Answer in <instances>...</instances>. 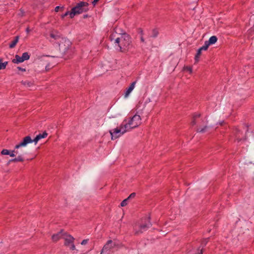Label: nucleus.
<instances>
[{"label": "nucleus", "instance_id": "nucleus-1", "mask_svg": "<svg viewBox=\"0 0 254 254\" xmlns=\"http://www.w3.org/2000/svg\"><path fill=\"white\" fill-rule=\"evenodd\" d=\"M119 35L115 39V43L118 45L121 52H126L131 47L130 37L126 33H119Z\"/></svg>", "mask_w": 254, "mask_h": 254}, {"label": "nucleus", "instance_id": "nucleus-2", "mask_svg": "<svg viewBox=\"0 0 254 254\" xmlns=\"http://www.w3.org/2000/svg\"><path fill=\"white\" fill-rule=\"evenodd\" d=\"M208 121L206 118H201L200 114L198 113L194 114L192 120L191 122L192 126H196V131L199 132L203 133L206 131L208 126Z\"/></svg>", "mask_w": 254, "mask_h": 254}, {"label": "nucleus", "instance_id": "nucleus-3", "mask_svg": "<svg viewBox=\"0 0 254 254\" xmlns=\"http://www.w3.org/2000/svg\"><path fill=\"white\" fill-rule=\"evenodd\" d=\"M48 133L46 131H44L42 134L37 135L36 137L32 140L30 136H26L24 137L22 140L15 146V149H19L22 147H25L28 143L34 142L35 144L41 139L45 138L47 136Z\"/></svg>", "mask_w": 254, "mask_h": 254}, {"label": "nucleus", "instance_id": "nucleus-4", "mask_svg": "<svg viewBox=\"0 0 254 254\" xmlns=\"http://www.w3.org/2000/svg\"><path fill=\"white\" fill-rule=\"evenodd\" d=\"M125 126L129 131L132 128H134L141 124V119L139 115L135 114L132 117L128 119V120L125 119L123 121Z\"/></svg>", "mask_w": 254, "mask_h": 254}, {"label": "nucleus", "instance_id": "nucleus-5", "mask_svg": "<svg viewBox=\"0 0 254 254\" xmlns=\"http://www.w3.org/2000/svg\"><path fill=\"white\" fill-rule=\"evenodd\" d=\"M88 3L84 1H81L78 3L75 6L71 9L69 13L70 17L72 18L76 14L87 11L88 10Z\"/></svg>", "mask_w": 254, "mask_h": 254}, {"label": "nucleus", "instance_id": "nucleus-6", "mask_svg": "<svg viewBox=\"0 0 254 254\" xmlns=\"http://www.w3.org/2000/svg\"><path fill=\"white\" fill-rule=\"evenodd\" d=\"M151 226L150 218L146 217L141 220L139 225H135L134 227V234L138 235L146 231Z\"/></svg>", "mask_w": 254, "mask_h": 254}, {"label": "nucleus", "instance_id": "nucleus-7", "mask_svg": "<svg viewBox=\"0 0 254 254\" xmlns=\"http://www.w3.org/2000/svg\"><path fill=\"white\" fill-rule=\"evenodd\" d=\"M127 131L128 130L124 123H123L120 127L110 130L109 132L111 135L112 139L113 140L119 137Z\"/></svg>", "mask_w": 254, "mask_h": 254}, {"label": "nucleus", "instance_id": "nucleus-8", "mask_svg": "<svg viewBox=\"0 0 254 254\" xmlns=\"http://www.w3.org/2000/svg\"><path fill=\"white\" fill-rule=\"evenodd\" d=\"M63 240L64 241V246L68 248L71 251H74L76 249L74 245L75 239L71 235L66 233L63 236Z\"/></svg>", "mask_w": 254, "mask_h": 254}, {"label": "nucleus", "instance_id": "nucleus-9", "mask_svg": "<svg viewBox=\"0 0 254 254\" xmlns=\"http://www.w3.org/2000/svg\"><path fill=\"white\" fill-rule=\"evenodd\" d=\"M116 244L112 240H109L104 246L100 254H109V252L115 246Z\"/></svg>", "mask_w": 254, "mask_h": 254}, {"label": "nucleus", "instance_id": "nucleus-10", "mask_svg": "<svg viewBox=\"0 0 254 254\" xmlns=\"http://www.w3.org/2000/svg\"><path fill=\"white\" fill-rule=\"evenodd\" d=\"M66 232H64V230H61L60 232L58 233L53 234L52 236V240L54 242H57L60 239H63V236L64 235L66 234Z\"/></svg>", "mask_w": 254, "mask_h": 254}, {"label": "nucleus", "instance_id": "nucleus-11", "mask_svg": "<svg viewBox=\"0 0 254 254\" xmlns=\"http://www.w3.org/2000/svg\"><path fill=\"white\" fill-rule=\"evenodd\" d=\"M71 46V42L68 40H64V44L63 43L60 44V48L66 52Z\"/></svg>", "mask_w": 254, "mask_h": 254}, {"label": "nucleus", "instance_id": "nucleus-12", "mask_svg": "<svg viewBox=\"0 0 254 254\" xmlns=\"http://www.w3.org/2000/svg\"><path fill=\"white\" fill-rule=\"evenodd\" d=\"M136 83V82H133L129 86L128 88L127 89L126 93H125V97H127L129 94L130 93V92L133 90V89L134 88L135 84Z\"/></svg>", "mask_w": 254, "mask_h": 254}, {"label": "nucleus", "instance_id": "nucleus-13", "mask_svg": "<svg viewBox=\"0 0 254 254\" xmlns=\"http://www.w3.org/2000/svg\"><path fill=\"white\" fill-rule=\"evenodd\" d=\"M242 132L240 131V130H238V129H236V137L237 138V140L238 141H240L243 139L245 140V137H242Z\"/></svg>", "mask_w": 254, "mask_h": 254}, {"label": "nucleus", "instance_id": "nucleus-14", "mask_svg": "<svg viewBox=\"0 0 254 254\" xmlns=\"http://www.w3.org/2000/svg\"><path fill=\"white\" fill-rule=\"evenodd\" d=\"M19 37L18 36H16L14 38V39L11 41V42L9 44V48L12 49L15 47L16 45L18 42Z\"/></svg>", "mask_w": 254, "mask_h": 254}, {"label": "nucleus", "instance_id": "nucleus-15", "mask_svg": "<svg viewBox=\"0 0 254 254\" xmlns=\"http://www.w3.org/2000/svg\"><path fill=\"white\" fill-rule=\"evenodd\" d=\"M217 41V38L215 36H211L208 40V41H206V42L209 45L215 44Z\"/></svg>", "mask_w": 254, "mask_h": 254}, {"label": "nucleus", "instance_id": "nucleus-16", "mask_svg": "<svg viewBox=\"0 0 254 254\" xmlns=\"http://www.w3.org/2000/svg\"><path fill=\"white\" fill-rule=\"evenodd\" d=\"M12 62L14 64H18L23 62V60L22 59L21 57L16 55L15 57V59H13Z\"/></svg>", "mask_w": 254, "mask_h": 254}, {"label": "nucleus", "instance_id": "nucleus-17", "mask_svg": "<svg viewBox=\"0 0 254 254\" xmlns=\"http://www.w3.org/2000/svg\"><path fill=\"white\" fill-rule=\"evenodd\" d=\"M201 52L202 51L201 50V49H199L198 50H197V53L195 56V58H194V60H195V63H198L199 60V58L201 55Z\"/></svg>", "mask_w": 254, "mask_h": 254}, {"label": "nucleus", "instance_id": "nucleus-18", "mask_svg": "<svg viewBox=\"0 0 254 254\" xmlns=\"http://www.w3.org/2000/svg\"><path fill=\"white\" fill-rule=\"evenodd\" d=\"M24 158L21 155H18L17 157L15 158L10 160L11 162H23Z\"/></svg>", "mask_w": 254, "mask_h": 254}, {"label": "nucleus", "instance_id": "nucleus-19", "mask_svg": "<svg viewBox=\"0 0 254 254\" xmlns=\"http://www.w3.org/2000/svg\"><path fill=\"white\" fill-rule=\"evenodd\" d=\"M21 83L28 87H30L33 85V82L30 81H21Z\"/></svg>", "mask_w": 254, "mask_h": 254}, {"label": "nucleus", "instance_id": "nucleus-20", "mask_svg": "<svg viewBox=\"0 0 254 254\" xmlns=\"http://www.w3.org/2000/svg\"><path fill=\"white\" fill-rule=\"evenodd\" d=\"M7 62L2 63V60L0 59V70L5 69L6 65H7Z\"/></svg>", "mask_w": 254, "mask_h": 254}, {"label": "nucleus", "instance_id": "nucleus-21", "mask_svg": "<svg viewBox=\"0 0 254 254\" xmlns=\"http://www.w3.org/2000/svg\"><path fill=\"white\" fill-rule=\"evenodd\" d=\"M21 58L23 60V62H24V61L29 60L30 58V56L29 55L28 53L25 52V53H23Z\"/></svg>", "mask_w": 254, "mask_h": 254}, {"label": "nucleus", "instance_id": "nucleus-22", "mask_svg": "<svg viewBox=\"0 0 254 254\" xmlns=\"http://www.w3.org/2000/svg\"><path fill=\"white\" fill-rule=\"evenodd\" d=\"M14 149V150L11 151V152L10 151V154L9 155H10V157H14L16 156V155L19 153L18 151L17 150H16V149H15V148Z\"/></svg>", "mask_w": 254, "mask_h": 254}, {"label": "nucleus", "instance_id": "nucleus-23", "mask_svg": "<svg viewBox=\"0 0 254 254\" xmlns=\"http://www.w3.org/2000/svg\"><path fill=\"white\" fill-rule=\"evenodd\" d=\"M159 34V31L157 29H154L152 31V37H156Z\"/></svg>", "mask_w": 254, "mask_h": 254}, {"label": "nucleus", "instance_id": "nucleus-24", "mask_svg": "<svg viewBox=\"0 0 254 254\" xmlns=\"http://www.w3.org/2000/svg\"><path fill=\"white\" fill-rule=\"evenodd\" d=\"M209 46V45L208 44V43L205 41L204 45L202 47L200 48L199 49H201V51H203V50L206 51L208 49Z\"/></svg>", "mask_w": 254, "mask_h": 254}, {"label": "nucleus", "instance_id": "nucleus-25", "mask_svg": "<svg viewBox=\"0 0 254 254\" xmlns=\"http://www.w3.org/2000/svg\"><path fill=\"white\" fill-rule=\"evenodd\" d=\"M1 154L2 155H9L10 154V151L7 149H4L1 151Z\"/></svg>", "mask_w": 254, "mask_h": 254}, {"label": "nucleus", "instance_id": "nucleus-26", "mask_svg": "<svg viewBox=\"0 0 254 254\" xmlns=\"http://www.w3.org/2000/svg\"><path fill=\"white\" fill-rule=\"evenodd\" d=\"M50 36L52 38L55 40L57 39L59 37L58 35L54 34L53 32H51L50 34Z\"/></svg>", "mask_w": 254, "mask_h": 254}, {"label": "nucleus", "instance_id": "nucleus-27", "mask_svg": "<svg viewBox=\"0 0 254 254\" xmlns=\"http://www.w3.org/2000/svg\"><path fill=\"white\" fill-rule=\"evenodd\" d=\"M127 200H128V199L127 198H126V199H124L123 201H122V202L121 203V206L124 207V206H126L127 204Z\"/></svg>", "mask_w": 254, "mask_h": 254}, {"label": "nucleus", "instance_id": "nucleus-28", "mask_svg": "<svg viewBox=\"0 0 254 254\" xmlns=\"http://www.w3.org/2000/svg\"><path fill=\"white\" fill-rule=\"evenodd\" d=\"M208 241H209V238H206V239H203L202 241L201 244L203 245L204 246H205L206 245V244L208 243Z\"/></svg>", "mask_w": 254, "mask_h": 254}, {"label": "nucleus", "instance_id": "nucleus-29", "mask_svg": "<svg viewBox=\"0 0 254 254\" xmlns=\"http://www.w3.org/2000/svg\"><path fill=\"white\" fill-rule=\"evenodd\" d=\"M184 70L189 71L190 73L192 72V68L190 66H185L184 68Z\"/></svg>", "mask_w": 254, "mask_h": 254}, {"label": "nucleus", "instance_id": "nucleus-30", "mask_svg": "<svg viewBox=\"0 0 254 254\" xmlns=\"http://www.w3.org/2000/svg\"><path fill=\"white\" fill-rule=\"evenodd\" d=\"M135 196V193L134 192H133V193H131L129 195V196L127 198V199L128 200L130 198H134Z\"/></svg>", "mask_w": 254, "mask_h": 254}, {"label": "nucleus", "instance_id": "nucleus-31", "mask_svg": "<svg viewBox=\"0 0 254 254\" xmlns=\"http://www.w3.org/2000/svg\"><path fill=\"white\" fill-rule=\"evenodd\" d=\"M115 37H116V35H115V33H113L110 36V38L111 41H113Z\"/></svg>", "mask_w": 254, "mask_h": 254}, {"label": "nucleus", "instance_id": "nucleus-32", "mask_svg": "<svg viewBox=\"0 0 254 254\" xmlns=\"http://www.w3.org/2000/svg\"><path fill=\"white\" fill-rule=\"evenodd\" d=\"M88 239H85V240H83L81 243V244L82 245H86L87 243H88Z\"/></svg>", "mask_w": 254, "mask_h": 254}, {"label": "nucleus", "instance_id": "nucleus-33", "mask_svg": "<svg viewBox=\"0 0 254 254\" xmlns=\"http://www.w3.org/2000/svg\"><path fill=\"white\" fill-rule=\"evenodd\" d=\"M70 12V11H67L66 12H65L64 15H63L62 16V18H64V17L66 16L67 15H69Z\"/></svg>", "mask_w": 254, "mask_h": 254}, {"label": "nucleus", "instance_id": "nucleus-34", "mask_svg": "<svg viewBox=\"0 0 254 254\" xmlns=\"http://www.w3.org/2000/svg\"><path fill=\"white\" fill-rule=\"evenodd\" d=\"M61 8V9H63V7H60L59 6H57L55 7V11L56 12H58L59 9Z\"/></svg>", "mask_w": 254, "mask_h": 254}, {"label": "nucleus", "instance_id": "nucleus-35", "mask_svg": "<svg viewBox=\"0 0 254 254\" xmlns=\"http://www.w3.org/2000/svg\"><path fill=\"white\" fill-rule=\"evenodd\" d=\"M141 38H140L141 41L142 42H144V38L143 37V31H141Z\"/></svg>", "mask_w": 254, "mask_h": 254}, {"label": "nucleus", "instance_id": "nucleus-36", "mask_svg": "<svg viewBox=\"0 0 254 254\" xmlns=\"http://www.w3.org/2000/svg\"><path fill=\"white\" fill-rule=\"evenodd\" d=\"M17 69L18 70H19L22 71H26V69L25 68H22L21 67H19V66L17 67Z\"/></svg>", "mask_w": 254, "mask_h": 254}, {"label": "nucleus", "instance_id": "nucleus-37", "mask_svg": "<svg viewBox=\"0 0 254 254\" xmlns=\"http://www.w3.org/2000/svg\"><path fill=\"white\" fill-rule=\"evenodd\" d=\"M99 0H94L92 2V3L94 5H95L96 3L99 1Z\"/></svg>", "mask_w": 254, "mask_h": 254}, {"label": "nucleus", "instance_id": "nucleus-38", "mask_svg": "<svg viewBox=\"0 0 254 254\" xmlns=\"http://www.w3.org/2000/svg\"><path fill=\"white\" fill-rule=\"evenodd\" d=\"M26 32H27L28 33L30 32V28H29V27H28L26 28Z\"/></svg>", "mask_w": 254, "mask_h": 254}, {"label": "nucleus", "instance_id": "nucleus-39", "mask_svg": "<svg viewBox=\"0 0 254 254\" xmlns=\"http://www.w3.org/2000/svg\"><path fill=\"white\" fill-rule=\"evenodd\" d=\"M118 28L116 27L115 29V32L116 33V34H117L118 33Z\"/></svg>", "mask_w": 254, "mask_h": 254}]
</instances>
